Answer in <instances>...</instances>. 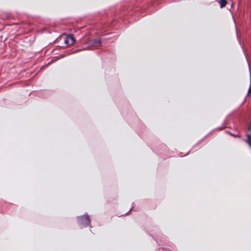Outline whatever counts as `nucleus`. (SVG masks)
Returning <instances> with one entry per match:
<instances>
[{"label":"nucleus","mask_w":251,"mask_h":251,"mask_svg":"<svg viewBox=\"0 0 251 251\" xmlns=\"http://www.w3.org/2000/svg\"><path fill=\"white\" fill-rule=\"evenodd\" d=\"M77 220L80 228L90 226L91 220L88 214L77 217Z\"/></svg>","instance_id":"1"},{"label":"nucleus","mask_w":251,"mask_h":251,"mask_svg":"<svg viewBox=\"0 0 251 251\" xmlns=\"http://www.w3.org/2000/svg\"><path fill=\"white\" fill-rule=\"evenodd\" d=\"M64 42L66 44L70 45H72L75 42V40L72 35H69L64 40Z\"/></svg>","instance_id":"2"},{"label":"nucleus","mask_w":251,"mask_h":251,"mask_svg":"<svg viewBox=\"0 0 251 251\" xmlns=\"http://www.w3.org/2000/svg\"><path fill=\"white\" fill-rule=\"evenodd\" d=\"M93 46H100L101 44V40L100 39H95L93 40L91 43Z\"/></svg>","instance_id":"3"},{"label":"nucleus","mask_w":251,"mask_h":251,"mask_svg":"<svg viewBox=\"0 0 251 251\" xmlns=\"http://www.w3.org/2000/svg\"><path fill=\"white\" fill-rule=\"evenodd\" d=\"M219 3L220 4V7L222 8L226 6L227 2L226 0H220L219 1Z\"/></svg>","instance_id":"4"},{"label":"nucleus","mask_w":251,"mask_h":251,"mask_svg":"<svg viewBox=\"0 0 251 251\" xmlns=\"http://www.w3.org/2000/svg\"><path fill=\"white\" fill-rule=\"evenodd\" d=\"M228 133H229L230 135H231L232 136H233V137H240V135L239 134H232L230 132H227Z\"/></svg>","instance_id":"5"},{"label":"nucleus","mask_w":251,"mask_h":251,"mask_svg":"<svg viewBox=\"0 0 251 251\" xmlns=\"http://www.w3.org/2000/svg\"><path fill=\"white\" fill-rule=\"evenodd\" d=\"M248 129L249 131H250V133H251V123L250 124V125H249L248 127Z\"/></svg>","instance_id":"6"},{"label":"nucleus","mask_w":251,"mask_h":251,"mask_svg":"<svg viewBox=\"0 0 251 251\" xmlns=\"http://www.w3.org/2000/svg\"><path fill=\"white\" fill-rule=\"evenodd\" d=\"M248 65H249V71H250V78H251V69L250 67V65L249 63H248Z\"/></svg>","instance_id":"7"},{"label":"nucleus","mask_w":251,"mask_h":251,"mask_svg":"<svg viewBox=\"0 0 251 251\" xmlns=\"http://www.w3.org/2000/svg\"><path fill=\"white\" fill-rule=\"evenodd\" d=\"M248 93H251V85L250 86L249 89V90H248Z\"/></svg>","instance_id":"8"},{"label":"nucleus","mask_w":251,"mask_h":251,"mask_svg":"<svg viewBox=\"0 0 251 251\" xmlns=\"http://www.w3.org/2000/svg\"><path fill=\"white\" fill-rule=\"evenodd\" d=\"M131 209H132V208H131L129 210V211L127 212V213H126V214H128V213L131 211Z\"/></svg>","instance_id":"9"}]
</instances>
